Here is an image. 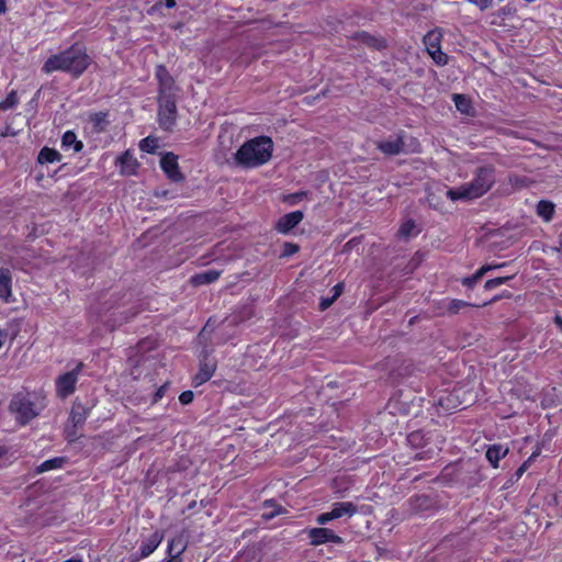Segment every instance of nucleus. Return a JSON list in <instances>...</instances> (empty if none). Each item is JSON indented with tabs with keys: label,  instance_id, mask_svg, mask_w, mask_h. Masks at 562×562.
I'll use <instances>...</instances> for the list:
<instances>
[{
	"label": "nucleus",
	"instance_id": "nucleus-45",
	"mask_svg": "<svg viewBox=\"0 0 562 562\" xmlns=\"http://www.w3.org/2000/svg\"><path fill=\"white\" fill-rule=\"evenodd\" d=\"M555 324L559 326V328L562 331V316L557 315L554 318Z\"/></svg>",
	"mask_w": 562,
	"mask_h": 562
},
{
	"label": "nucleus",
	"instance_id": "nucleus-39",
	"mask_svg": "<svg viewBox=\"0 0 562 562\" xmlns=\"http://www.w3.org/2000/svg\"><path fill=\"white\" fill-rule=\"evenodd\" d=\"M334 301H335V299L333 296L331 297H323L319 303V308L322 311L327 310L334 303Z\"/></svg>",
	"mask_w": 562,
	"mask_h": 562
},
{
	"label": "nucleus",
	"instance_id": "nucleus-34",
	"mask_svg": "<svg viewBox=\"0 0 562 562\" xmlns=\"http://www.w3.org/2000/svg\"><path fill=\"white\" fill-rule=\"evenodd\" d=\"M468 303L464 302V301H461V300H451L449 303H448V311L451 312V313H457L459 312L462 307L467 306Z\"/></svg>",
	"mask_w": 562,
	"mask_h": 562
},
{
	"label": "nucleus",
	"instance_id": "nucleus-29",
	"mask_svg": "<svg viewBox=\"0 0 562 562\" xmlns=\"http://www.w3.org/2000/svg\"><path fill=\"white\" fill-rule=\"evenodd\" d=\"M454 104L457 109L462 113H469L471 104L467 97L462 94H454L453 97Z\"/></svg>",
	"mask_w": 562,
	"mask_h": 562
},
{
	"label": "nucleus",
	"instance_id": "nucleus-54",
	"mask_svg": "<svg viewBox=\"0 0 562 562\" xmlns=\"http://www.w3.org/2000/svg\"><path fill=\"white\" fill-rule=\"evenodd\" d=\"M67 431H68V436H69V437H70V436H76V432H75V431H72V432H70L69 430H67Z\"/></svg>",
	"mask_w": 562,
	"mask_h": 562
},
{
	"label": "nucleus",
	"instance_id": "nucleus-36",
	"mask_svg": "<svg viewBox=\"0 0 562 562\" xmlns=\"http://www.w3.org/2000/svg\"><path fill=\"white\" fill-rule=\"evenodd\" d=\"M193 397L194 395L192 391H184L180 394L179 401L181 404L187 405L193 401Z\"/></svg>",
	"mask_w": 562,
	"mask_h": 562
},
{
	"label": "nucleus",
	"instance_id": "nucleus-27",
	"mask_svg": "<svg viewBox=\"0 0 562 562\" xmlns=\"http://www.w3.org/2000/svg\"><path fill=\"white\" fill-rule=\"evenodd\" d=\"M106 116L108 115L104 112H98L90 115V122L98 132H101L105 128L108 124Z\"/></svg>",
	"mask_w": 562,
	"mask_h": 562
},
{
	"label": "nucleus",
	"instance_id": "nucleus-4",
	"mask_svg": "<svg viewBox=\"0 0 562 562\" xmlns=\"http://www.w3.org/2000/svg\"><path fill=\"white\" fill-rule=\"evenodd\" d=\"M46 406V398L42 393L16 394L10 404L16 420L22 425L35 418Z\"/></svg>",
	"mask_w": 562,
	"mask_h": 562
},
{
	"label": "nucleus",
	"instance_id": "nucleus-50",
	"mask_svg": "<svg viewBox=\"0 0 562 562\" xmlns=\"http://www.w3.org/2000/svg\"><path fill=\"white\" fill-rule=\"evenodd\" d=\"M165 562H181V559H177V558H170L168 559L167 561Z\"/></svg>",
	"mask_w": 562,
	"mask_h": 562
},
{
	"label": "nucleus",
	"instance_id": "nucleus-49",
	"mask_svg": "<svg viewBox=\"0 0 562 562\" xmlns=\"http://www.w3.org/2000/svg\"><path fill=\"white\" fill-rule=\"evenodd\" d=\"M265 507H266V509H268V508H270V507H271V508H274V507H277V506L272 503V501H267V502H265Z\"/></svg>",
	"mask_w": 562,
	"mask_h": 562
},
{
	"label": "nucleus",
	"instance_id": "nucleus-25",
	"mask_svg": "<svg viewBox=\"0 0 562 562\" xmlns=\"http://www.w3.org/2000/svg\"><path fill=\"white\" fill-rule=\"evenodd\" d=\"M65 463L64 458H53L49 460L44 461L37 467V473L47 472L54 469H59Z\"/></svg>",
	"mask_w": 562,
	"mask_h": 562
},
{
	"label": "nucleus",
	"instance_id": "nucleus-3",
	"mask_svg": "<svg viewBox=\"0 0 562 562\" xmlns=\"http://www.w3.org/2000/svg\"><path fill=\"white\" fill-rule=\"evenodd\" d=\"M272 151V139L268 136H258L241 145L235 154V159L240 166L256 168L268 162Z\"/></svg>",
	"mask_w": 562,
	"mask_h": 562
},
{
	"label": "nucleus",
	"instance_id": "nucleus-24",
	"mask_svg": "<svg viewBox=\"0 0 562 562\" xmlns=\"http://www.w3.org/2000/svg\"><path fill=\"white\" fill-rule=\"evenodd\" d=\"M60 160H61V155L57 150L49 148V147L42 148L37 156V161L42 165L59 162Z\"/></svg>",
	"mask_w": 562,
	"mask_h": 562
},
{
	"label": "nucleus",
	"instance_id": "nucleus-17",
	"mask_svg": "<svg viewBox=\"0 0 562 562\" xmlns=\"http://www.w3.org/2000/svg\"><path fill=\"white\" fill-rule=\"evenodd\" d=\"M378 148L384 154L396 155L403 149V140L401 137L382 140L378 143Z\"/></svg>",
	"mask_w": 562,
	"mask_h": 562
},
{
	"label": "nucleus",
	"instance_id": "nucleus-2",
	"mask_svg": "<svg viewBox=\"0 0 562 562\" xmlns=\"http://www.w3.org/2000/svg\"><path fill=\"white\" fill-rule=\"evenodd\" d=\"M494 183L495 169L491 166L480 167L475 170L470 182L449 189L447 196L451 201L479 199L487 193Z\"/></svg>",
	"mask_w": 562,
	"mask_h": 562
},
{
	"label": "nucleus",
	"instance_id": "nucleus-21",
	"mask_svg": "<svg viewBox=\"0 0 562 562\" xmlns=\"http://www.w3.org/2000/svg\"><path fill=\"white\" fill-rule=\"evenodd\" d=\"M187 549V541L183 536H177L168 542V554L170 558L180 559Z\"/></svg>",
	"mask_w": 562,
	"mask_h": 562
},
{
	"label": "nucleus",
	"instance_id": "nucleus-1",
	"mask_svg": "<svg viewBox=\"0 0 562 562\" xmlns=\"http://www.w3.org/2000/svg\"><path fill=\"white\" fill-rule=\"evenodd\" d=\"M90 64L91 58L87 54L85 46L74 44L69 48L48 57L42 70L45 74L63 71L78 78L86 71Z\"/></svg>",
	"mask_w": 562,
	"mask_h": 562
},
{
	"label": "nucleus",
	"instance_id": "nucleus-16",
	"mask_svg": "<svg viewBox=\"0 0 562 562\" xmlns=\"http://www.w3.org/2000/svg\"><path fill=\"white\" fill-rule=\"evenodd\" d=\"M357 512V507L351 502H340L335 503L330 510V515L335 517V519L341 518L344 516L351 517Z\"/></svg>",
	"mask_w": 562,
	"mask_h": 562
},
{
	"label": "nucleus",
	"instance_id": "nucleus-35",
	"mask_svg": "<svg viewBox=\"0 0 562 562\" xmlns=\"http://www.w3.org/2000/svg\"><path fill=\"white\" fill-rule=\"evenodd\" d=\"M307 193L305 191H300V192H296V193H293V194H290L289 196L285 198V202H288L289 204L291 205H294L296 204L301 199H303L304 196H306Z\"/></svg>",
	"mask_w": 562,
	"mask_h": 562
},
{
	"label": "nucleus",
	"instance_id": "nucleus-33",
	"mask_svg": "<svg viewBox=\"0 0 562 562\" xmlns=\"http://www.w3.org/2000/svg\"><path fill=\"white\" fill-rule=\"evenodd\" d=\"M415 231V223L413 221H407L398 229L401 236L408 237Z\"/></svg>",
	"mask_w": 562,
	"mask_h": 562
},
{
	"label": "nucleus",
	"instance_id": "nucleus-44",
	"mask_svg": "<svg viewBox=\"0 0 562 562\" xmlns=\"http://www.w3.org/2000/svg\"><path fill=\"white\" fill-rule=\"evenodd\" d=\"M166 387H167L166 385H162L161 387L158 389V391L155 394L156 402L164 396Z\"/></svg>",
	"mask_w": 562,
	"mask_h": 562
},
{
	"label": "nucleus",
	"instance_id": "nucleus-53",
	"mask_svg": "<svg viewBox=\"0 0 562 562\" xmlns=\"http://www.w3.org/2000/svg\"><path fill=\"white\" fill-rule=\"evenodd\" d=\"M560 246H559V251L562 252V235L560 236V241H559Z\"/></svg>",
	"mask_w": 562,
	"mask_h": 562
},
{
	"label": "nucleus",
	"instance_id": "nucleus-42",
	"mask_svg": "<svg viewBox=\"0 0 562 562\" xmlns=\"http://www.w3.org/2000/svg\"><path fill=\"white\" fill-rule=\"evenodd\" d=\"M333 292H334L333 297L336 300L342 293V285L341 284H336L333 288Z\"/></svg>",
	"mask_w": 562,
	"mask_h": 562
},
{
	"label": "nucleus",
	"instance_id": "nucleus-31",
	"mask_svg": "<svg viewBox=\"0 0 562 562\" xmlns=\"http://www.w3.org/2000/svg\"><path fill=\"white\" fill-rule=\"evenodd\" d=\"M428 54L430 55V57L432 58V60L439 65V66H445L448 64V55L446 53H443L441 50V48L439 49H435V50H430L428 52Z\"/></svg>",
	"mask_w": 562,
	"mask_h": 562
},
{
	"label": "nucleus",
	"instance_id": "nucleus-20",
	"mask_svg": "<svg viewBox=\"0 0 562 562\" xmlns=\"http://www.w3.org/2000/svg\"><path fill=\"white\" fill-rule=\"evenodd\" d=\"M61 147L65 150L72 149L78 153L83 148V144L77 139V135L72 131H67L61 137Z\"/></svg>",
	"mask_w": 562,
	"mask_h": 562
},
{
	"label": "nucleus",
	"instance_id": "nucleus-19",
	"mask_svg": "<svg viewBox=\"0 0 562 562\" xmlns=\"http://www.w3.org/2000/svg\"><path fill=\"white\" fill-rule=\"evenodd\" d=\"M220 278V271L214 269H209L206 271L196 273L191 277V282L194 285H203L210 284L216 281Z\"/></svg>",
	"mask_w": 562,
	"mask_h": 562
},
{
	"label": "nucleus",
	"instance_id": "nucleus-46",
	"mask_svg": "<svg viewBox=\"0 0 562 562\" xmlns=\"http://www.w3.org/2000/svg\"><path fill=\"white\" fill-rule=\"evenodd\" d=\"M165 4L167 8L176 7V0H165Z\"/></svg>",
	"mask_w": 562,
	"mask_h": 562
},
{
	"label": "nucleus",
	"instance_id": "nucleus-9",
	"mask_svg": "<svg viewBox=\"0 0 562 562\" xmlns=\"http://www.w3.org/2000/svg\"><path fill=\"white\" fill-rule=\"evenodd\" d=\"M156 78L159 82V97L173 95L175 81L165 66H157Z\"/></svg>",
	"mask_w": 562,
	"mask_h": 562
},
{
	"label": "nucleus",
	"instance_id": "nucleus-13",
	"mask_svg": "<svg viewBox=\"0 0 562 562\" xmlns=\"http://www.w3.org/2000/svg\"><path fill=\"white\" fill-rule=\"evenodd\" d=\"M164 539V535L159 531H155L148 539H146L139 549V557L136 560L145 559L149 557L159 547Z\"/></svg>",
	"mask_w": 562,
	"mask_h": 562
},
{
	"label": "nucleus",
	"instance_id": "nucleus-47",
	"mask_svg": "<svg viewBox=\"0 0 562 562\" xmlns=\"http://www.w3.org/2000/svg\"><path fill=\"white\" fill-rule=\"evenodd\" d=\"M7 10V4L4 0H0V14L4 13Z\"/></svg>",
	"mask_w": 562,
	"mask_h": 562
},
{
	"label": "nucleus",
	"instance_id": "nucleus-52",
	"mask_svg": "<svg viewBox=\"0 0 562 562\" xmlns=\"http://www.w3.org/2000/svg\"><path fill=\"white\" fill-rule=\"evenodd\" d=\"M4 453H5V450L2 447H0V459L4 456Z\"/></svg>",
	"mask_w": 562,
	"mask_h": 562
},
{
	"label": "nucleus",
	"instance_id": "nucleus-23",
	"mask_svg": "<svg viewBox=\"0 0 562 562\" xmlns=\"http://www.w3.org/2000/svg\"><path fill=\"white\" fill-rule=\"evenodd\" d=\"M505 263L499 265H485L481 269H479L473 276L468 277L463 280V284H465L469 288H472L476 282L481 280V278L488 272L490 270L497 269L501 267H504Z\"/></svg>",
	"mask_w": 562,
	"mask_h": 562
},
{
	"label": "nucleus",
	"instance_id": "nucleus-51",
	"mask_svg": "<svg viewBox=\"0 0 562 562\" xmlns=\"http://www.w3.org/2000/svg\"><path fill=\"white\" fill-rule=\"evenodd\" d=\"M539 454V452L532 453L527 461H531L533 458H536Z\"/></svg>",
	"mask_w": 562,
	"mask_h": 562
},
{
	"label": "nucleus",
	"instance_id": "nucleus-48",
	"mask_svg": "<svg viewBox=\"0 0 562 562\" xmlns=\"http://www.w3.org/2000/svg\"><path fill=\"white\" fill-rule=\"evenodd\" d=\"M5 337H7V334L4 331L0 330V348L3 345Z\"/></svg>",
	"mask_w": 562,
	"mask_h": 562
},
{
	"label": "nucleus",
	"instance_id": "nucleus-10",
	"mask_svg": "<svg viewBox=\"0 0 562 562\" xmlns=\"http://www.w3.org/2000/svg\"><path fill=\"white\" fill-rule=\"evenodd\" d=\"M303 217L304 214L302 211H294L288 213L279 218V221L276 224V229L279 233L286 234L295 226H297L302 222Z\"/></svg>",
	"mask_w": 562,
	"mask_h": 562
},
{
	"label": "nucleus",
	"instance_id": "nucleus-28",
	"mask_svg": "<svg viewBox=\"0 0 562 562\" xmlns=\"http://www.w3.org/2000/svg\"><path fill=\"white\" fill-rule=\"evenodd\" d=\"M139 148L143 151L153 154L158 148V139L151 136H147L139 142Z\"/></svg>",
	"mask_w": 562,
	"mask_h": 562
},
{
	"label": "nucleus",
	"instance_id": "nucleus-15",
	"mask_svg": "<svg viewBox=\"0 0 562 562\" xmlns=\"http://www.w3.org/2000/svg\"><path fill=\"white\" fill-rule=\"evenodd\" d=\"M88 415H89V409L85 405H82L80 402L76 401L72 404L69 419H70L72 426L76 428L77 426H80L86 422Z\"/></svg>",
	"mask_w": 562,
	"mask_h": 562
},
{
	"label": "nucleus",
	"instance_id": "nucleus-14",
	"mask_svg": "<svg viewBox=\"0 0 562 562\" xmlns=\"http://www.w3.org/2000/svg\"><path fill=\"white\" fill-rule=\"evenodd\" d=\"M215 368V363L202 361L200 363L199 372L193 378L194 386L202 385L203 383L209 381L213 376Z\"/></svg>",
	"mask_w": 562,
	"mask_h": 562
},
{
	"label": "nucleus",
	"instance_id": "nucleus-43",
	"mask_svg": "<svg viewBox=\"0 0 562 562\" xmlns=\"http://www.w3.org/2000/svg\"><path fill=\"white\" fill-rule=\"evenodd\" d=\"M528 465H529V461H525V462L519 467V469L517 470V472H516L517 476H521V475H522V473L527 470Z\"/></svg>",
	"mask_w": 562,
	"mask_h": 562
},
{
	"label": "nucleus",
	"instance_id": "nucleus-8",
	"mask_svg": "<svg viewBox=\"0 0 562 562\" xmlns=\"http://www.w3.org/2000/svg\"><path fill=\"white\" fill-rule=\"evenodd\" d=\"M78 376L76 371L66 372L56 381V392L60 397H67L76 387Z\"/></svg>",
	"mask_w": 562,
	"mask_h": 562
},
{
	"label": "nucleus",
	"instance_id": "nucleus-12",
	"mask_svg": "<svg viewBox=\"0 0 562 562\" xmlns=\"http://www.w3.org/2000/svg\"><path fill=\"white\" fill-rule=\"evenodd\" d=\"M120 168V173L123 176H132L136 173L138 161L131 150H126L117 157L115 161Z\"/></svg>",
	"mask_w": 562,
	"mask_h": 562
},
{
	"label": "nucleus",
	"instance_id": "nucleus-41",
	"mask_svg": "<svg viewBox=\"0 0 562 562\" xmlns=\"http://www.w3.org/2000/svg\"><path fill=\"white\" fill-rule=\"evenodd\" d=\"M299 250V247L293 244H286L285 245V252L284 255L290 256Z\"/></svg>",
	"mask_w": 562,
	"mask_h": 562
},
{
	"label": "nucleus",
	"instance_id": "nucleus-18",
	"mask_svg": "<svg viewBox=\"0 0 562 562\" xmlns=\"http://www.w3.org/2000/svg\"><path fill=\"white\" fill-rule=\"evenodd\" d=\"M507 453V447H504L502 445H493L488 447L486 451V459L488 460L493 468H497L499 460L504 458Z\"/></svg>",
	"mask_w": 562,
	"mask_h": 562
},
{
	"label": "nucleus",
	"instance_id": "nucleus-55",
	"mask_svg": "<svg viewBox=\"0 0 562 562\" xmlns=\"http://www.w3.org/2000/svg\"><path fill=\"white\" fill-rule=\"evenodd\" d=\"M470 3H472V0H468Z\"/></svg>",
	"mask_w": 562,
	"mask_h": 562
},
{
	"label": "nucleus",
	"instance_id": "nucleus-30",
	"mask_svg": "<svg viewBox=\"0 0 562 562\" xmlns=\"http://www.w3.org/2000/svg\"><path fill=\"white\" fill-rule=\"evenodd\" d=\"M19 102L18 94L15 91H11L7 98L0 102V110H9L14 108Z\"/></svg>",
	"mask_w": 562,
	"mask_h": 562
},
{
	"label": "nucleus",
	"instance_id": "nucleus-37",
	"mask_svg": "<svg viewBox=\"0 0 562 562\" xmlns=\"http://www.w3.org/2000/svg\"><path fill=\"white\" fill-rule=\"evenodd\" d=\"M334 519H335V517H333L330 515V512H327V513H323V514L318 515L317 518H316V521L319 525H326V524H328L329 521H331Z\"/></svg>",
	"mask_w": 562,
	"mask_h": 562
},
{
	"label": "nucleus",
	"instance_id": "nucleus-11",
	"mask_svg": "<svg viewBox=\"0 0 562 562\" xmlns=\"http://www.w3.org/2000/svg\"><path fill=\"white\" fill-rule=\"evenodd\" d=\"M0 300L4 303L14 302L12 292V274L8 268H0Z\"/></svg>",
	"mask_w": 562,
	"mask_h": 562
},
{
	"label": "nucleus",
	"instance_id": "nucleus-38",
	"mask_svg": "<svg viewBox=\"0 0 562 562\" xmlns=\"http://www.w3.org/2000/svg\"><path fill=\"white\" fill-rule=\"evenodd\" d=\"M472 3L477 5L481 10H485L492 5L493 0H472Z\"/></svg>",
	"mask_w": 562,
	"mask_h": 562
},
{
	"label": "nucleus",
	"instance_id": "nucleus-7",
	"mask_svg": "<svg viewBox=\"0 0 562 562\" xmlns=\"http://www.w3.org/2000/svg\"><path fill=\"white\" fill-rule=\"evenodd\" d=\"M160 166L170 180L179 182L183 179L179 171L178 157L175 154L166 153L160 159Z\"/></svg>",
	"mask_w": 562,
	"mask_h": 562
},
{
	"label": "nucleus",
	"instance_id": "nucleus-6",
	"mask_svg": "<svg viewBox=\"0 0 562 562\" xmlns=\"http://www.w3.org/2000/svg\"><path fill=\"white\" fill-rule=\"evenodd\" d=\"M308 538L311 540V544L321 546L327 542L342 543V538L336 535L331 529L319 527L312 528L308 530Z\"/></svg>",
	"mask_w": 562,
	"mask_h": 562
},
{
	"label": "nucleus",
	"instance_id": "nucleus-5",
	"mask_svg": "<svg viewBox=\"0 0 562 562\" xmlns=\"http://www.w3.org/2000/svg\"><path fill=\"white\" fill-rule=\"evenodd\" d=\"M158 103L159 124L164 130L168 131L175 125L176 122L177 106L175 98L173 95L159 97Z\"/></svg>",
	"mask_w": 562,
	"mask_h": 562
},
{
	"label": "nucleus",
	"instance_id": "nucleus-32",
	"mask_svg": "<svg viewBox=\"0 0 562 562\" xmlns=\"http://www.w3.org/2000/svg\"><path fill=\"white\" fill-rule=\"evenodd\" d=\"M512 278L513 277H498V278L490 279L485 282L484 288H485V290H493L502 284H505Z\"/></svg>",
	"mask_w": 562,
	"mask_h": 562
},
{
	"label": "nucleus",
	"instance_id": "nucleus-22",
	"mask_svg": "<svg viewBox=\"0 0 562 562\" xmlns=\"http://www.w3.org/2000/svg\"><path fill=\"white\" fill-rule=\"evenodd\" d=\"M442 34L439 30H432L424 36V44L427 52L441 48Z\"/></svg>",
	"mask_w": 562,
	"mask_h": 562
},
{
	"label": "nucleus",
	"instance_id": "nucleus-26",
	"mask_svg": "<svg viewBox=\"0 0 562 562\" xmlns=\"http://www.w3.org/2000/svg\"><path fill=\"white\" fill-rule=\"evenodd\" d=\"M554 206L551 202L540 201L537 205V213L546 221H550L553 215Z\"/></svg>",
	"mask_w": 562,
	"mask_h": 562
},
{
	"label": "nucleus",
	"instance_id": "nucleus-40",
	"mask_svg": "<svg viewBox=\"0 0 562 562\" xmlns=\"http://www.w3.org/2000/svg\"><path fill=\"white\" fill-rule=\"evenodd\" d=\"M280 513V507H278V509H273L271 512H268V510H265L262 513V518L265 519H271L273 518L276 515H278Z\"/></svg>",
	"mask_w": 562,
	"mask_h": 562
}]
</instances>
